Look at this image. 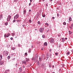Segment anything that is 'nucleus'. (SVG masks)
I'll list each match as a JSON object with an SVG mask.
<instances>
[{"label": "nucleus", "instance_id": "28", "mask_svg": "<svg viewBox=\"0 0 73 73\" xmlns=\"http://www.w3.org/2000/svg\"><path fill=\"white\" fill-rule=\"evenodd\" d=\"M42 16L43 17H45V14L42 15Z\"/></svg>", "mask_w": 73, "mask_h": 73}, {"label": "nucleus", "instance_id": "39", "mask_svg": "<svg viewBox=\"0 0 73 73\" xmlns=\"http://www.w3.org/2000/svg\"><path fill=\"white\" fill-rule=\"evenodd\" d=\"M16 21V20H14L13 21V23H15Z\"/></svg>", "mask_w": 73, "mask_h": 73}, {"label": "nucleus", "instance_id": "3", "mask_svg": "<svg viewBox=\"0 0 73 73\" xmlns=\"http://www.w3.org/2000/svg\"><path fill=\"white\" fill-rule=\"evenodd\" d=\"M11 16L10 15H9L7 17V21H9L11 20Z\"/></svg>", "mask_w": 73, "mask_h": 73}, {"label": "nucleus", "instance_id": "60", "mask_svg": "<svg viewBox=\"0 0 73 73\" xmlns=\"http://www.w3.org/2000/svg\"><path fill=\"white\" fill-rule=\"evenodd\" d=\"M15 59V58H13V59H12V60H14Z\"/></svg>", "mask_w": 73, "mask_h": 73}, {"label": "nucleus", "instance_id": "45", "mask_svg": "<svg viewBox=\"0 0 73 73\" xmlns=\"http://www.w3.org/2000/svg\"><path fill=\"white\" fill-rule=\"evenodd\" d=\"M71 27H73V23L71 25Z\"/></svg>", "mask_w": 73, "mask_h": 73}, {"label": "nucleus", "instance_id": "11", "mask_svg": "<svg viewBox=\"0 0 73 73\" xmlns=\"http://www.w3.org/2000/svg\"><path fill=\"white\" fill-rule=\"evenodd\" d=\"M3 64L4 62L3 61L0 62V65H2Z\"/></svg>", "mask_w": 73, "mask_h": 73}, {"label": "nucleus", "instance_id": "42", "mask_svg": "<svg viewBox=\"0 0 73 73\" xmlns=\"http://www.w3.org/2000/svg\"><path fill=\"white\" fill-rule=\"evenodd\" d=\"M23 27H25V25H22Z\"/></svg>", "mask_w": 73, "mask_h": 73}, {"label": "nucleus", "instance_id": "48", "mask_svg": "<svg viewBox=\"0 0 73 73\" xmlns=\"http://www.w3.org/2000/svg\"><path fill=\"white\" fill-rule=\"evenodd\" d=\"M34 60V57H33L32 58V60Z\"/></svg>", "mask_w": 73, "mask_h": 73}, {"label": "nucleus", "instance_id": "53", "mask_svg": "<svg viewBox=\"0 0 73 73\" xmlns=\"http://www.w3.org/2000/svg\"><path fill=\"white\" fill-rule=\"evenodd\" d=\"M69 28H71V29H72V27H69Z\"/></svg>", "mask_w": 73, "mask_h": 73}, {"label": "nucleus", "instance_id": "8", "mask_svg": "<svg viewBox=\"0 0 73 73\" xmlns=\"http://www.w3.org/2000/svg\"><path fill=\"white\" fill-rule=\"evenodd\" d=\"M42 67L43 68H44V69H46V66H45V65L43 63L41 65Z\"/></svg>", "mask_w": 73, "mask_h": 73}, {"label": "nucleus", "instance_id": "32", "mask_svg": "<svg viewBox=\"0 0 73 73\" xmlns=\"http://www.w3.org/2000/svg\"><path fill=\"white\" fill-rule=\"evenodd\" d=\"M21 70H22V68H19V70H20V71H21Z\"/></svg>", "mask_w": 73, "mask_h": 73}, {"label": "nucleus", "instance_id": "36", "mask_svg": "<svg viewBox=\"0 0 73 73\" xmlns=\"http://www.w3.org/2000/svg\"><path fill=\"white\" fill-rule=\"evenodd\" d=\"M10 39L11 40H13V37H11V38Z\"/></svg>", "mask_w": 73, "mask_h": 73}, {"label": "nucleus", "instance_id": "7", "mask_svg": "<svg viewBox=\"0 0 73 73\" xmlns=\"http://www.w3.org/2000/svg\"><path fill=\"white\" fill-rule=\"evenodd\" d=\"M19 15L17 14V15L14 16V19H18V18H19Z\"/></svg>", "mask_w": 73, "mask_h": 73}, {"label": "nucleus", "instance_id": "19", "mask_svg": "<svg viewBox=\"0 0 73 73\" xmlns=\"http://www.w3.org/2000/svg\"><path fill=\"white\" fill-rule=\"evenodd\" d=\"M12 35V36H15V33H12L11 34Z\"/></svg>", "mask_w": 73, "mask_h": 73}, {"label": "nucleus", "instance_id": "33", "mask_svg": "<svg viewBox=\"0 0 73 73\" xmlns=\"http://www.w3.org/2000/svg\"><path fill=\"white\" fill-rule=\"evenodd\" d=\"M12 50H15V48L12 47Z\"/></svg>", "mask_w": 73, "mask_h": 73}, {"label": "nucleus", "instance_id": "31", "mask_svg": "<svg viewBox=\"0 0 73 73\" xmlns=\"http://www.w3.org/2000/svg\"><path fill=\"white\" fill-rule=\"evenodd\" d=\"M37 16L38 17L39 16V13H37Z\"/></svg>", "mask_w": 73, "mask_h": 73}, {"label": "nucleus", "instance_id": "64", "mask_svg": "<svg viewBox=\"0 0 73 73\" xmlns=\"http://www.w3.org/2000/svg\"><path fill=\"white\" fill-rule=\"evenodd\" d=\"M52 73H55V72H52Z\"/></svg>", "mask_w": 73, "mask_h": 73}, {"label": "nucleus", "instance_id": "62", "mask_svg": "<svg viewBox=\"0 0 73 73\" xmlns=\"http://www.w3.org/2000/svg\"><path fill=\"white\" fill-rule=\"evenodd\" d=\"M52 68H54V65H52Z\"/></svg>", "mask_w": 73, "mask_h": 73}, {"label": "nucleus", "instance_id": "5", "mask_svg": "<svg viewBox=\"0 0 73 73\" xmlns=\"http://www.w3.org/2000/svg\"><path fill=\"white\" fill-rule=\"evenodd\" d=\"M9 36H10V33H8L7 34H5L4 36L5 37H8Z\"/></svg>", "mask_w": 73, "mask_h": 73}, {"label": "nucleus", "instance_id": "46", "mask_svg": "<svg viewBox=\"0 0 73 73\" xmlns=\"http://www.w3.org/2000/svg\"><path fill=\"white\" fill-rule=\"evenodd\" d=\"M49 56L50 57H52V55H51V54H50Z\"/></svg>", "mask_w": 73, "mask_h": 73}, {"label": "nucleus", "instance_id": "56", "mask_svg": "<svg viewBox=\"0 0 73 73\" xmlns=\"http://www.w3.org/2000/svg\"><path fill=\"white\" fill-rule=\"evenodd\" d=\"M29 12H31V10H29Z\"/></svg>", "mask_w": 73, "mask_h": 73}, {"label": "nucleus", "instance_id": "27", "mask_svg": "<svg viewBox=\"0 0 73 73\" xmlns=\"http://www.w3.org/2000/svg\"><path fill=\"white\" fill-rule=\"evenodd\" d=\"M42 58H39V61H42Z\"/></svg>", "mask_w": 73, "mask_h": 73}, {"label": "nucleus", "instance_id": "14", "mask_svg": "<svg viewBox=\"0 0 73 73\" xmlns=\"http://www.w3.org/2000/svg\"><path fill=\"white\" fill-rule=\"evenodd\" d=\"M2 57H3L2 55H0V60L2 59Z\"/></svg>", "mask_w": 73, "mask_h": 73}, {"label": "nucleus", "instance_id": "59", "mask_svg": "<svg viewBox=\"0 0 73 73\" xmlns=\"http://www.w3.org/2000/svg\"><path fill=\"white\" fill-rule=\"evenodd\" d=\"M19 46H20V45L19 44H18Z\"/></svg>", "mask_w": 73, "mask_h": 73}, {"label": "nucleus", "instance_id": "4", "mask_svg": "<svg viewBox=\"0 0 73 73\" xmlns=\"http://www.w3.org/2000/svg\"><path fill=\"white\" fill-rule=\"evenodd\" d=\"M3 54L5 56H7L8 54V52L7 51H5L3 52Z\"/></svg>", "mask_w": 73, "mask_h": 73}, {"label": "nucleus", "instance_id": "58", "mask_svg": "<svg viewBox=\"0 0 73 73\" xmlns=\"http://www.w3.org/2000/svg\"><path fill=\"white\" fill-rule=\"evenodd\" d=\"M30 2H32V0H30Z\"/></svg>", "mask_w": 73, "mask_h": 73}, {"label": "nucleus", "instance_id": "15", "mask_svg": "<svg viewBox=\"0 0 73 73\" xmlns=\"http://www.w3.org/2000/svg\"><path fill=\"white\" fill-rule=\"evenodd\" d=\"M44 46H47V42H44Z\"/></svg>", "mask_w": 73, "mask_h": 73}, {"label": "nucleus", "instance_id": "44", "mask_svg": "<svg viewBox=\"0 0 73 73\" xmlns=\"http://www.w3.org/2000/svg\"><path fill=\"white\" fill-rule=\"evenodd\" d=\"M52 50V49H50L49 51V52H51V51Z\"/></svg>", "mask_w": 73, "mask_h": 73}, {"label": "nucleus", "instance_id": "2", "mask_svg": "<svg viewBox=\"0 0 73 73\" xmlns=\"http://www.w3.org/2000/svg\"><path fill=\"white\" fill-rule=\"evenodd\" d=\"M50 42L51 43H54V39L53 38H50Z\"/></svg>", "mask_w": 73, "mask_h": 73}, {"label": "nucleus", "instance_id": "12", "mask_svg": "<svg viewBox=\"0 0 73 73\" xmlns=\"http://www.w3.org/2000/svg\"><path fill=\"white\" fill-rule=\"evenodd\" d=\"M49 26V24L47 23H46L45 24V27H47Z\"/></svg>", "mask_w": 73, "mask_h": 73}, {"label": "nucleus", "instance_id": "20", "mask_svg": "<svg viewBox=\"0 0 73 73\" xmlns=\"http://www.w3.org/2000/svg\"><path fill=\"white\" fill-rule=\"evenodd\" d=\"M10 58H11V56H8L7 57L8 60H9V59H10Z\"/></svg>", "mask_w": 73, "mask_h": 73}, {"label": "nucleus", "instance_id": "34", "mask_svg": "<svg viewBox=\"0 0 73 73\" xmlns=\"http://www.w3.org/2000/svg\"><path fill=\"white\" fill-rule=\"evenodd\" d=\"M38 24H39V25H40V22L38 21Z\"/></svg>", "mask_w": 73, "mask_h": 73}, {"label": "nucleus", "instance_id": "52", "mask_svg": "<svg viewBox=\"0 0 73 73\" xmlns=\"http://www.w3.org/2000/svg\"><path fill=\"white\" fill-rule=\"evenodd\" d=\"M48 56H47V58H49V56H48V55H47Z\"/></svg>", "mask_w": 73, "mask_h": 73}, {"label": "nucleus", "instance_id": "61", "mask_svg": "<svg viewBox=\"0 0 73 73\" xmlns=\"http://www.w3.org/2000/svg\"><path fill=\"white\" fill-rule=\"evenodd\" d=\"M46 7H48V4H46Z\"/></svg>", "mask_w": 73, "mask_h": 73}, {"label": "nucleus", "instance_id": "49", "mask_svg": "<svg viewBox=\"0 0 73 73\" xmlns=\"http://www.w3.org/2000/svg\"><path fill=\"white\" fill-rule=\"evenodd\" d=\"M17 1V0H14L15 2H16V1Z\"/></svg>", "mask_w": 73, "mask_h": 73}, {"label": "nucleus", "instance_id": "29", "mask_svg": "<svg viewBox=\"0 0 73 73\" xmlns=\"http://www.w3.org/2000/svg\"><path fill=\"white\" fill-rule=\"evenodd\" d=\"M29 21L30 23H32V21H31V20H29Z\"/></svg>", "mask_w": 73, "mask_h": 73}, {"label": "nucleus", "instance_id": "23", "mask_svg": "<svg viewBox=\"0 0 73 73\" xmlns=\"http://www.w3.org/2000/svg\"><path fill=\"white\" fill-rule=\"evenodd\" d=\"M69 20L70 21H72V18L71 17L69 18Z\"/></svg>", "mask_w": 73, "mask_h": 73}, {"label": "nucleus", "instance_id": "16", "mask_svg": "<svg viewBox=\"0 0 73 73\" xmlns=\"http://www.w3.org/2000/svg\"><path fill=\"white\" fill-rule=\"evenodd\" d=\"M62 42H64V41H65V39L64 38H62Z\"/></svg>", "mask_w": 73, "mask_h": 73}, {"label": "nucleus", "instance_id": "17", "mask_svg": "<svg viewBox=\"0 0 73 73\" xmlns=\"http://www.w3.org/2000/svg\"><path fill=\"white\" fill-rule=\"evenodd\" d=\"M27 12V11L26 10H24L23 11V13L24 14H25Z\"/></svg>", "mask_w": 73, "mask_h": 73}, {"label": "nucleus", "instance_id": "51", "mask_svg": "<svg viewBox=\"0 0 73 73\" xmlns=\"http://www.w3.org/2000/svg\"><path fill=\"white\" fill-rule=\"evenodd\" d=\"M31 5V3H30L29 5V6H30Z\"/></svg>", "mask_w": 73, "mask_h": 73}, {"label": "nucleus", "instance_id": "50", "mask_svg": "<svg viewBox=\"0 0 73 73\" xmlns=\"http://www.w3.org/2000/svg\"><path fill=\"white\" fill-rule=\"evenodd\" d=\"M18 65V64H17V63L16 64V67H17V66H16V65Z\"/></svg>", "mask_w": 73, "mask_h": 73}, {"label": "nucleus", "instance_id": "26", "mask_svg": "<svg viewBox=\"0 0 73 73\" xmlns=\"http://www.w3.org/2000/svg\"><path fill=\"white\" fill-rule=\"evenodd\" d=\"M42 38H44L45 37V36L44 35H42Z\"/></svg>", "mask_w": 73, "mask_h": 73}, {"label": "nucleus", "instance_id": "13", "mask_svg": "<svg viewBox=\"0 0 73 73\" xmlns=\"http://www.w3.org/2000/svg\"><path fill=\"white\" fill-rule=\"evenodd\" d=\"M2 19H3V15H0V20H1Z\"/></svg>", "mask_w": 73, "mask_h": 73}, {"label": "nucleus", "instance_id": "9", "mask_svg": "<svg viewBox=\"0 0 73 73\" xmlns=\"http://www.w3.org/2000/svg\"><path fill=\"white\" fill-rule=\"evenodd\" d=\"M44 58H45V56L43 54L42 56V60H44Z\"/></svg>", "mask_w": 73, "mask_h": 73}, {"label": "nucleus", "instance_id": "25", "mask_svg": "<svg viewBox=\"0 0 73 73\" xmlns=\"http://www.w3.org/2000/svg\"><path fill=\"white\" fill-rule=\"evenodd\" d=\"M63 25H66V23H65V22H63Z\"/></svg>", "mask_w": 73, "mask_h": 73}, {"label": "nucleus", "instance_id": "43", "mask_svg": "<svg viewBox=\"0 0 73 73\" xmlns=\"http://www.w3.org/2000/svg\"><path fill=\"white\" fill-rule=\"evenodd\" d=\"M57 16H58V17H59V14H57Z\"/></svg>", "mask_w": 73, "mask_h": 73}, {"label": "nucleus", "instance_id": "54", "mask_svg": "<svg viewBox=\"0 0 73 73\" xmlns=\"http://www.w3.org/2000/svg\"><path fill=\"white\" fill-rule=\"evenodd\" d=\"M71 52H73V50H71Z\"/></svg>", "mask_w": 73, "mask_h": 73}, {"label": "nucleus", "instance_id": "35", "mask_svg": "<svg viewBox=\"0 0 73 73\" xmlns=\"http://www.w3.org/2000/svg\"><path fill=\"white\" fill-rule=\"evenodd\" d=\"M55 55H56V56H57V55H58V53H55Z\"/></svg>", "mask_w": 73, "mask_h": 73}, {"label": "nucleus", "instance_id": "30", "mask_svg": "<svg viewBox=\"0 0 73 73\" xmlns=\"http://www.w3.org/2000/svg\"><path fill=\"white\" fill-rule=\"evenodd\" d=\"M69 54H70V52H68L67 53V54L69 55Z\"/></svg>", "mask_w": 73, "mask_h": 73}, {"label": "nucleus", "instance_id": "10", "mask_svg": "<svg viewBox=\"0 0 73 73\" xmlns=\"http://www.w3.org/2000/svg\"><path fill=\"white\" fill-rule=\"evenodd\" d=\"M10 71V70L8 69L7 70H6L5 71V73H8Z\"/></svg>", "mask_w": 73, "mask_h": 73}, {"label": "nucleus", "instance_id": "18", "mask_svg": "<svg viewBox=\"0 0 73 73\" xmlns=\"http://www.w3.org/2000/svg\"><path fill=\"white\" fill-rule=\"evenodd\" d=\"M26 62L29 61V58H26Z\"/></svg>", "mask_w": 73, "mask_h": 73}, {"label": "nucleus", "instance_id": "6", "mask_svg": "<svg viewBox=\"0 0 73 73\" xmlns=\"http://www.w3.org/2000/svg\"><path fill=\"white\" fill-rule=\"evenodd\" d=\"M22 64H25V65H27V61L26 60H24L22 61Z\"/></svg>", "mask_w": 73, "mask_h": 73}, {"label": "nucleus", "instance_id": "38", "mask_svg": "<svg viewBox=\"0 0 73 73\" xmlns=\"http://www.w3.org/2000/svg\"><path fill=\"white\" fill-rule=\"evenodd\" d=\"M25 55L26 56H27V55H28V54H27V53H25Z\"/></svg>", "mask_w": 73, "mask_h": 73}, {"label": "nucleus", "instance_id": "47", "mask_svg": "<svg viewBox=\"0 0 73 73\" xmlns=\"http://www.w3.org/2000/svg\"><path fill=\"white\" fill-rule=\"evenodd\" d=\"M22 67H23V68H25V66H23Z\"/></svg>", "mask_w": 73, "mask_h": 73}, {"label": "nucleus", "instance_id": "21", "mask_svg": "<svg viewBox=\"0 0 73 73\" xmlns=\"http://www.w3.org/2000/svg\"><path fill=\"white\" fill-rule=\"evenodd\" d=\"M69 32L70 35H71V34L72 33V32L70 31H69Z\"/></svg>", "mask_w": 73, "mask_h": 73}, {"label": "nucleus", "instance_id": "24", "mask_svg": "<svg viewBox=\"0 0 73 73\" xmlns=\"http://www.w3.org/2000/svg\"><path fill=\"white\" fill-rule=\"evenodd\" d=\"M8 24V22H6V23H5V25H6V26Z\"/></svg>", "mask_w": 73, "mask_h": 73}, {"label": "nucleus", "instance_id": "41", "mask_svg": "<svg viewBox=\"0 0 73 73\" xmlns=\"http://www.w3.org/2000/svg\"><path fill=\"white\" fill-rule=\"evenodd\" d=\"M31 64H29V65H28V66H31Z\"/></svg>", "mask_w": 73, "mask_h": 73}, {"label": "nucleus", "instance_id": "1", "mask_svg": "<svg viewBox=\"0 0 73 73\" xmlns=\"http://www.w3.org/2000/svg\"><path fill=\"white\" fill-rule=\"evenodd\" d=\"M44 31V28H40L39 30V31L41 33H42Z\"/></svg>", "mask_w": 73, "mask_h": 73}, {"label": "nucleus", "instance_id": "63", "mask_svg": "<svg viewBox=\"0 0 73 73\" xmlns=\"http://www.w3.org/2000/svg\"><path fill=\"white\" fill-rule=\"evenodd\" d=\"M19 21V20H17V21Z\"/></svg>", "mask_w": 73, "mask_h": 73}, {"label": "nucleus", "instance_id": "55", "mask_svg": "<svg viewBox=\"0 0 73 73\" xmlns=\"http://www.w3.org/2000/svg\"><path fill=\"white\" fill-rule=\"evenodd\" d=\"M54 19V17H52V19Z\"/></svg>", "mask_w": 73, "mask_h": 73}, {"label": "nucleus", "instance_id": "22", "mask_svg": "<svg viewBox=\"0 0 73 73\" xmlns=\"http://www.w3.org/2000/svg\"><path fill=\"white\" fill-rule=\"evenodd\" d=\"M49 68H51V64L50 63L49 65Z\"/></svg>", "mask_w": 73, "mask_h": 73}, {"label": "nucleus", "instance_id": "37", "mask_svg": "<svg viewBox=\"0 0 73 73\" xmlns=\"http://www.w3.org/2000/svg\"><path fill=\"white\" fill-rule=\"evenodd\" d=\"M29 53H31V49L29 50Z\"/></svg>", "mask_w": 73, "mask_h": 73}, {"label": "nucleus", "instance_id": "57", "mask_svg": "<svg viewBox=\"0 0 73 73\" xmlns=\"http://www.w3.org/2000/svg\"><path fill=\"white\" fill-rule=\"evenodd\" d=\"M37 65H39V62H38L37 63Z\"/></svg>", "mask_w": 73, "mask_h": 73}, {"label": "nucleus", "instance_id": "40", "mask_svg": "<svg viewBox=\"0 0 73 73\" xmlns=\"http://www.w3.org/2000/svg\"><path fill=\"white\" fill-rule=\"evenodd\" d=\"M57 9H58V10H60V9L59 8V7L57 8Z\"/></svg>", "mask_w": 73, "mask_h": 73}]
</instances>
